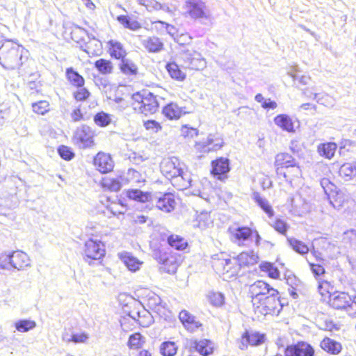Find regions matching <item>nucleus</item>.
Returning a JSON list of instances; mask_svg holds the SVG:
<instances>
[{"instance_id": "11", "label": "nucleus", "mask_w": 356, "mask_h": 356, "mask_svg": "<svg viewBox=\"0 0 356 356\" xmlns=\"http://www.w3.org/2000/svg\"><path fill=\"white\" fill-rule=\"evenodd\" d=\"M211 175L218 180L224 181L227 179L229 172L230 161L228 158L219 157L211 161Z\"/></svg>"}, {"instance_id": "2", "label": "nucleus", "mask_w": 356, "mask_h": 356, "mask_svg": "<svg viewBox=\"0 0 356 356\" xmlns=\"http://www.w3.org/2000/svg\"><path fill=\"white\" fill-rule=\"evenodd\" d=\"M131 99L135 102L134 109L145 115L155 113L159 108L157 96L145 90L134 93Z\"/></svg>"}, {"instance_id": "22", "label": "nucleus", "mask_w": 356, "mask_h": 356, "mask_svg": "<svg viewBox=\"0 0 356 356\" xmlns=\"http://www.w3.org/2000/svg\"><path fill=\"white\" fill-rule=\"evenodd\" d=\"M185 107H180L177 104L170 102L163 106L162 113L169 120H177L181 118L182 115L188 113V111L184 110Z\"/></svg>"}, {"instance_id": "36", "label": "nucleus", "mask_w": 356, "mask_h": 356, "mask_svg": "<svg viewBox=\"0 0 356 356\" xmlns=\"http://www.w3.org/2000/svg\"><path fill=\"white\" fill-rule=\"evenodd\" d=\"M165 68L172 79L179 81H183L186 79V74L181 70L179 66L175 62L168 63Z\"/></svg>"}, {"instance_id": "6", "label": "nucleus", "mask_w": 356, "mask_h": 356, "mask_svg": "<svg viewBox=\"0 0 356 356\" xmlns=\"http://www.w3.org/2000/svg\"><path fill=\"white\" fill-rule=\"evenodd\" d=\"M356 296H350L346 292H334L330 296L329 304L335 309H344L350 312V310L356 313Z\"/></svg>"}, {"instance_id": "12", "label": "nucleus", "mask_w": 356, "mask_h": 356, "mask_svg": "<svg viewBox=\"0 0 356 356\" xmlns=\"http://www.w3.org/2000/svg\"><path fill=\"white\" fill-rule=\"evenodd\" d=\"M224 145V141L222 136L218 133L209 134L206 140L196 143L195 147L204 152L211 151H218Z\"/></svg>"}, {"instance_id": "59", "label": "nucleus", "mask_w": 356, "mask_h": 356, "mask_svg": "<svg viewBox=\"0 0 356 356\" xmlns=\"http://www.w3.org/2000/svg\"><path fill=\"white\" fill-rule=\"evenodd\" d=\"M308 264L315 278L318 280H321L319 277L325 273L324 267L320 264H314L309 261Z\"/></svg>"}, {"instance_id": "63", "label": "nucleus", "mask_w": 356, "mask_h": 356, "mask_svg": "<svg viewBox=\"0 0 356 356\" xmlns=\"http://www.w3.org/2000/svg\"><path fill=\"white\" fill-rule=\"evenodd\" d=\"M0 269L9 270H13L10 254H2L0 256Z\"/></svg>"}, {"instance_id": "10", "label": "nucleus", "mask_w": 356, "mask_h": 356, "mask_svg": "<svg viewBox=\"0 0 356 356\" xmlns=\"http://www.w3.org/2000/svg\"><path fill=\"white\" fill-rule=\"evenodd\" d=\"M232 241L238 245H244L245 241H252L254 229L248 226L232 225L228 228Z\"/></svg>"}, {"instance_id": "37", "label": "nucleus", "mask_w": 356, "mask_h": 356, "mask_svg": "<svg viewBox=\"0 0 356 356\" xmlns=\"http://www.w3.org/2000/svg\"><path fill=\"white\" fill-rule=\"evenodd\" d=\"M122 177L110 178L105 177L102 180V186L104 189H107L111 192L119 191L122 186Z\"/></svg>"}, {"instance_id": "38", "label": "nucleus", "mask_w": 356, "mask_h": 356, "mask_svg": "<svg viewBox=\"0 0 356 356\" xmlns=\"http://www.w3.org/2000/svg\"><path fill=\"white\" fill-rule=\"evenodd\" d=\"M287 241L289 246L296 252L301 255L307 254L310 250V248H309L307 245L294 237H287Z\"/></svg>"}, {"instance_id": "28", "label": "nucleus", "mask_w": 356, "mask_h": 356, "mask_svg": "<svg viewBox=\"0 0 356 356\" xmlns=\"http://www.w3.org/2000/svg\"><path fill=\"white\" fill-rule=\"evenodd\" d=\"M252 199L269 218H271L274 216L275 212L272 206L270 204L268 200L262 197L259 192H253Z\"/></svg>"}, {"instance_id": "8", "label": "nucleus", "mask_w": 356, "mask_h": 356, "mask_svg": "<svg viewBox=\"0 0 356 356\" xmlns=\"http://www.w3.org/2000/svg\"><path fill=\"white\" fill-rule=\"evenodd\" d=\"M266 341V334L252 330H245L238 341V348L241 350L248 349V346H259Z\"/></svg>"}, {"instance_id": "21", "label": "nucleus", "mask_w": 356, "mask_h": 356, "mask_svg": "<svg viewBox=\"0 0 356 356\" xmlns=\"http://www.w3.org/2000/svg\"><path fill=\"white\" fill-rule=\"evenodd\" d=\"M193 349L202 356H208L213 353V348L211 341L209 339L191 340L190 350Z\"/></svg>"}, {"instance_id": "50", "label": "nucleus", "mask_w": 356, "mask_h": 356, "mask_svg": "<svg viewBox=\"0 0 356 356\" xmlns=\"http://www.w3.org/2000/svg\"><path fill=\"white\" fill-rule=\"evenodd\" d=\"M270 226L274 228L278 233L286 235L289 228V225L280 218H276L270 223Z\"/></svg>"}, {"instance_id": "41", "label": "nucleus", "mask_w": 356, "mask_h": 356, "mask_svg": "<svg viewBox=\"0 0 356 356\" xmlns=\"http://www.w3.org/2000/svg\"><path fill=\"white\" fill-rule=\"evenodd\" d=\"M95 67L102 74H109L113 72V65L109 60L99 58L94 63Z\"/></svg>"}, {"instance_id": "46", "label": "nucleus", "mask_w": 356, "mask_h": 356, "mask_svg": "<svg viewBox=\"0 0 356 356\" xmlns=\"http://www.w3.org/2000/svg\"><path fill=\"white\" fill-rule=\"evenodd\" d=\"M177 347L172 341H164L160 346V352L163 356H174L177 353Z\"/></svg>"}, {"instance_id": "51", "label": "nucleus", "mask_w": 356, "mask_h": 356, "mask_svg": "<svg viewBox=\"0 0 356 356\" xmlns=\"http://www.w3.org/2000/svg\"><path fill=\"white\" fill-rule=\"evenodd\" d=\"M209 302L214 307H221L225 302V296L220 292H210L208 295Z\"/></svg>"}, {"instance_id": "55", "label": "nucleus", "mask_w": 356, "mask_h": 356, "mask_svg": "<svg viewBox=\"0 0 356 356\" xmlns=\"http://www.w3.org/2000/svg\"><path fill=\"white\" fill-rule=\"evenodd\" d=\"M161 298L154 293H151L147 296V305L152 309H156L157 307L162 306Z\"/></svg>"}, {"instance_id": "44", "label": "nucleus", "mask_w": 356, "mask_h": 356, "mask_svg": "<svg viewBox=\"0 0 356 356\" xmlns=\"http://www.w3.org/2000/svg\"><path fill=\"white\" fill-rule=\"evenodd\" d=\"M35 327V321L31 319H19L15 323V329L20 332H27Z\"/></svg>"}, {"instance_id": "20", "label": "nucleus", "mask_w": 356, "mask_h": 356, "mask_svg": "<svg viewBox=\"0 0 356 356\" xmlns=\"http://www.w3.org/2000/svg\"><path fill=\"white\" fill-rule=\"evenodd\" d=\"M156 199V207L165 212L170 213L175 209V200L174 195L170 193L161 194L159 197H155Z\"/></svg>"}, {"instance_id": "1", "label": "nucleus", "mask_w": 356, "mask_h": 356, "mask_svg": "<svg viewBox=\"0 0 356 356\" xmlns=\"http://www.w3.org/2000/svg\"><path fill=\"white\" fill-rule=\"evenodd\" d=\"M26 50L12 40H6L0 46V64L6 70L19 69L24 63Z\"/></svg>"}, {"instance_id": "64", "label": "nucleus", "mask_w": 356, "mask_h": 356, "mask_svg": "<svg viewBox=\"0 0 356 356\" xmlns=\"http://www.w3.org/2000/svg\"><path fill=\"white\" fill-rule=\"evenodd\" d=\"M144 127L147 130H152L156 133L162 129L161 124L154 120L145 121Z\"/></svg>"}, {"instance_id": "29", "label": "nucleus", "mask_w": 356, "mask_h": 356, "mask_svg": "<svg viewBox=\"0 0 356 356\" xmlns=\"http://www.w3.org/2000/svg\"><path fill=\"white\" fill-rule=\"evenodd\" d=\"M321 348L331 355H339L342 350L341 343L329 337H325L320 343Z\"/></svg>"}, {"instance_id": "49", "label": "nucleus", "mask_w": 356, "mask_h": 356, "mask_svg": "<svg viewBox=\"0 0 356 356\" xmlns=\"http://www.w3.org/2000/svg\"><path fill=\"white\" fill-rule=\"evenodd\" d=\"M314 99L316 100L318 104L324 105L327 107L333 106L334 105V99L327 94H314Z\"/></svg>"}, {"instance_id": "40", "label": "nucleus", "mask_w": 356, "mask_h": 356, "mask_svg": "<svg viewBox=\"0 0 356 356\" xmlns=\"http://www.w3.org/2000/svg\"><path fill=\"white\" fill-rule=\"evenodd\" d=\"M87 35V31L77 25L74 26L71 31V38L76 43L79 44V47L83 44H86V38Z\"/></svg>"}, {"instance_id": "32", "label": "nucleus", "mask_w": 356, "mask_h": 356, "mask_svg": "<svg viewBox=\"0 0 356 356\" xmlns=\"http://www.w3.org/2000/svg\"><path fill=\"white\" fill-rule=\"evenodd\" d=\"M93 41H88L86 44H82L79 48L88 54L99 56L102 52V44L100 40L92 36Z\"/></svg>"}, {"instance_id": "23", "label": "nucleus", "mask_w": 356, "mask_h": 356, "mask_svg": "<svg viewBox=\"0 0 356 356\" xmlns=\"http://www.w3.org/2000/svg\"><path fill=\"white\" fill-rule=\"evenodd\" d=\"M273 121L282 131L288 133H295L294 122L289 115L279 114L274 118Z\"/></svg>"}, {"instance_id": "34", "label": "nucleus", "mask_w": 356, "mask_h": 356, "mask_svg": "<svg viewBox=\"0 0 356 356\" xmlns=\"http://www.w3.org/2000/svg\"><path fill=\"white\" fill-rule=\"evenodd\" d=\"M119 68L121 72L127 76H136L138 74V67L134 62L126 57L120 60Z\"/></svg>"}, {"instance_id": "19", "label": "nucleus", "mask_w": 356, "mask_h": 356, "mask_svg": "<svg viewBox=\"0 0 356 356\" xmlns=\"http://www.w3.org/2000/svg\"><path fill=\"white\" fill-rule=\"evenodd\" d=\"M271 289H275L263 280H257L250 285V291L254 300L259 301L271 293Z\"/></svg>"}, {"instance_id": "30", "label": "nucleus", "mask_w": 356, "mask_h": 356, "mask_svg": "<svg viewBox=\"0 0 356 356\" xmlns=\"http://www.w3.org/2000/svg\"><path fill=\"white\" fill-rule=\"evenodd\" d=\"M126 196L131 200L137 201L139 202H147L153 200V197L151 193L145 192L140 189H129L125 191Z\"/></svg>"}, {"instance_id": "61", "label": "nucleus", "mask_w": 356, "mask_h": 356, "mask_svg": "<svg viewBox=\"0 0 356 356\" xmlns=\"http://www.w3.org/2000/svg\"><path fill=\"white\" fill-rule=\"evenodd\" d=\"M321 187L323 188L325 193L330 196L331 193H334V189L336 188V186L334 184H332L329 179L323 178L320 181Z\"/></svg>"}, {"instance_id": "33", "label": "nucleus", "mask_w": 356, "mask_h": 356, "mask_svg": "<svg viewBox=\"0 0 356 356\" xmlns=\"http://www.w3.org/2000/svg\"><path fill=\"white\" fill-rule=\"evenodd\" d=\"M167 243L177 250H184L188 245L187 241L182 236L177 234L167 236Z\"/></svg>"}, {"instance_id": "56", "label": "nucleus", "mask_w": 356, "mask_h": 356, "mask_svg": "<svg viewBox=\"0 0 356 356\" xmlns=\"http://www.w3.org/2000/svg\"><path fill=\"white\" fill-rule=\"evenodd\" d=\"M49 104L47 101H39L32 104L33 111L40 115H44L49 111Z\"/></svg>"}, {"instance_id": "9", "label": "nucleus", "mask_w": 356, "mask_h": 356, "mask_svg": "<svg viewBox=\"0 0 356 356\" xmlns=\"http://www.w3.org/2000/svg\"><path fill=\"white\" fill-rule=\"evenodd\" d=\"M153 257L164 268L168 273H175L177 270L178 264L177 258L168 253L163 248H158L153 250Z\"/></svg>"}, {"instance_id": "58", "label": "nucleus", "mask_w": 356, "mask_h": 356, "mask_svg": "<svg viewBox=\"0 0 356 356\" xmlns=\"http://www.w3.org/2000/svg\"><path fill=\"white\" fill-rule=\"evenodd\" d=\"M193 38L188 33L177 34L174 40L180 47L189 45L192 42Z\"/></svg>"}, {"instance_id": "62", "label": "nucleus", "mask_w": 356, "mask_h": 356, "mask_svg": "<svg viewBox=\"0 0 356 356\" xmlns=\"http://www.w3.org/2000/svg\"><path fill=\"white\" fill-rule=\"evenodd\" d=\"M330 203L332 206L337 209H340L343 205V199L341 196H339V194H332L328 196Z\"/></svg>"}, {"instance_id": "53", "label": "nucleus", "mask_w": 356, "mask_h": 356, "mask_svg": "<svg viewBox=\"0 0 356 356\" xmlns=\"http://www.w3.org/2000/svg\"><path fill=\"white\" fill-rule=\"evenodd\" d=\"M132 303L134 305V308L131 310L126 311L127 312V315L134 319L135 321L138 318L139 315L142 313V309H145V307L140 304V302H137L135 300H132Z\"/></svg>"}, {"instance_id": "31", "label": "nucleus", "mask_w": 356, "mask_h": 356, "mask_svg": "<svg viewBox=\"0 0 356 356\" xmlns=\"http://www.w3.org/2000/svg\"><path fill=\"white\" fill-rule=\"evenodd\" d=\"M337 145L334 142H326L318 145L317 151L320 156L327 159H332L337 149Z\"/></svg>"}, {"instance_id": "26", "label": "nucleus", "mask_w": 356, "mask_h": 356, "mask_svg": "<svg viewBox=\"0 0 356 356\" xmlns=\"http://www.w3.org/2000/svg\"><path fill=\"white\" fill-rule=\"evenodd\" d=\"M141 44L149 53H159L164 49L163 42L156 36L148 37L143 40Z\"/></svg>"}, {"instance_id": "43", "label": "nucleus", "mask_w": 356, "mask_h": 356, "mask_svg": "<svg viewBox=\"0 0 356 356\" xmlns=\"http://www.w3.org/2000/svg\"><path fill=\"white\" fill-rule=\"evenodd\" d=\"M184 59L186 67L192 70H199L200 67L205 66L206 62L204 59L195 58L193 56H181Z\"/></svg>"}, {"instance_id": "48", "label": "nucleus", "mask_w": 356, "mask_h": 356, "mask_svg": "<svg viewBox=\"0 0 356 356\" xmlns=\"http://www.w3.org/2000/svg\"><path fill=\"white\" fill-rule=\"evenodd\" d=\"M94 122L99 127H106L111 122V115L104 111L99 112L95 115Z\"/></svg>"}, {"instance_id": "57", "label": "nucleus", "mask_w": 356, "mask_h": 356, "mask_svg": "<svg viewBox=\"0 0 356 356\" xmlns=\"http://www.w3.org/2000/svg\"><path fill=\"white\" fill-rule=\"evenodd\" d=\"M288 75L292 78L293 84H296V81H298L300 85L305 86L308 84L310 76L307 75H300L298 72H289Z\"/></svg>"}, {"instance_id": "13", "label": "nucleus", "mask_w": 356, "mask_h": 356, "mask_svg": "<svg viewBox=\"0 0 356 356\" xmlns=\"http://www.w3.org/2000/svg\"><path fill=\"white\" fill-rule=\"evenodd\" d=\"M313 346L306 341H298L287 346L284 349V356H314Z\"/></svg>"}, {"instance_id": "4", "label": "nucleus", "mask_w": 356, "mask_h": 356, "mask_svg": "<svg viewBox=\"0 0 356 356\" xmlns=\"http://www.w3.org/2000/svg\"><path fill=\"white\" fill-rule=\"evenodd\" d=\"M162 174L168 179L180 177L183 180H188L190 186H191L192 180L188 179L187 173L184 172L181 167L179 160L177 157L163 159L160 165Z\"/></svg>"}, {"instance_id": "5", "label": "nucleus", "mask_w": 356, "mask_h": 356, "mask_svg": "<svg viewBox=\"0 0 356 356\" xmlns=\"http://www.w3.org/2000/svg\"><path fill=\"white\" fill-rule=\"evenodd\" d=\"M83 260L92 265L95 261L102 259L106 253L105 245L101 241L90 238L84 245Z\"/></svg>"}, {"instance_id": "7", "label": "nucleus", "mask_w": 356, "mask_h": 356, "mask_svg": "<svg viewBox=\"0 0 356 356\" xmlns=\"http://www.w3.org/2000/svg\"><path fill=\"white\" fill-rule=\"evenodd\" d=\"M95 134L91 127L86 124L78 127L73 136V141L79 148L86 149L94 146Z\"/></svg>"}, {"instance_id": "54", "label": "nucleus", "mask_w": 356, "mask_h": 356, "mask_svg": "<svg viewBox=\"0 0 356 356\" xmlns=\"http://www.w3.org/2000/svg\"><path fill=\"white\" fill-rule=\"evenodd\" d=\"M94 82L100 90H102L106 92H107L108 90H111V85L106 77L95 76Z\"/></svg>"}, {"instance_id": "52", "label": "nucleus", "mask_w": 356, "mask_h": 356, "mask_svg": "<svg viewBox=\"0 0 356 356\" xmlns=\"http://www.w3.org/2000/svg\"><path fill=\"white\" fill-rule=\"evenodd\" d=\"M57 152L59 156L65 161H70L75 156L72 149L64 145H59Z\"/></svg>"}, {"instance_id": "45", "label": "nucleus", "mask_w": 356, "mask_h": 356, "mask_svg": "<svg viewBox=\"0 0 356 356\" xmlns=\"http://www.w3.org/2000/svg\"><path fill=\"white\" fill-rule=\"evenodd\" d=\"M145 337L139 332H135L129 336L128 346L131 349L141 348L145 343Z\"/></svg>"}, {"instance_id": "18", "label": "nucleus", "mask_w": 356, "mask_h": 356, "mask_svg": "<svg viewBox=\"0 0 356 356\" xmlns=\"http://www.w3.org/2000/svg\"><path fill=\"white\" fill-rule=\"evenodd\" d=\"M93 164L101 173L105 174L113 170L114 162L110 154L99 152L94 157Z\"/></svg>"}, {"instance_id": "25", "label": "nucleus", "mask_w": 356, "mask_h": 356, "mask_svg": "<svg viewBox=\"0 0 356 356\" xmlns=\"http://www.w3.org/2000/svg\"><path fill=\"white\" fill-rule=\"evenodd\" d=\"M110 56L117 60H122L126 57L127 53L122 44L117 40H110L107 42Z\"/></svg>"}, {"instance_id": "60", "label": "nucleus", "mask_w": 356, "mask_h": 356, "mask_svg": "<svg viewBox=\"0 0 356 356\" xmlns=\"http://www.w3.org/2000/svg\"><path fill=\"white\" fill-rule=\"evenodd\" d=\"M76 92L73 93V97L76 101L83 102L86 100L90 95V92L86 88L82 86L79 88Z\"/></svg>"}, {"instance_id": "42", "label": "nucleus", "mask_w": 356, "mask_h": 356, "mask_svg": "<svg viewBox=\"0 0 356 356\" xmlns=\"http://www.w3.org/2000/svg\"><path fill=\"white\" fill-rule=\"evenodd\" d=\"M339 174L341 177L346 178V180H350L356 175V161L353 163H343L339 169Z\"/></svg>"}, {"instance_id": "24", "label": "nucleus", "mask_w": 356, "mask_h": 356, "mask_svg": "<svg viewBox=\"0 0 356 356\" xmlns=\"http://www.w3.org/2000/svg\"><path fill=\"white\" fill-rule=\"evenodd\" d=\"M11 266L13 269L17 270L23 269L29 265V259L28 255L22 251H15L10 254Z\"/></svg>"}, {"instance_id": "17", "label": "nucleus", "mask_w": 356, "mask_h": 356, "mask_svg": "<svg viewBox=\"0 0 356 356\" xmlns=\"http://www.w3.org/2000/svg\"><path fill=\"white\" fill-rule=\"evenodd\" d=\"M186 8L192 19H207V6L202 0H188L186 1Z\"/></svg>"}, {"instance_id": "15", "label": "nucleus", "mask_w": 356, "mask_h": 356, "mask_svg": "<svg viewBox=\"0 0 356 356\" xmlns=\"http://www.w3.org/2000/svg\"><path fill=\"white\" fill-rule=\"evenodd\" d=\"M259 261V257L254 251L242 252L236 257H234L235 266L233 267V274H237L243 267L253 266Z\"/></svg>"}, {"instance_id": "35", "label": "nucleus", "mask_w": 356, "mask_h": 356, "mask_svg": "<svg viewBox=\"0 0 356 356\" xmlns=\"http://www.w3.org/2000/svg\"><path fill=\"white\" fill-rule=\"evenodd\" d=\"M65 74L67 79L72 86L76 88L84 86V78L73 67L67 68Z\"/></svg>"}, {"instance_id": "47", "label": "nucleus", "mask_w": 356, "mask_h": 356, "mask_svg": "<svg viewBox=\"0 0 356 356\" xmlns=\"http://www.w3.org/2000/svg\"><path fill=\"white\" fill-rule=\"evenodd\" d=\"M136 322L141 327H147L154 323V318L149 311L145 309H143L142 313L139 315Z\"/></svg>"}, {"instance_id": "16", "label": "nucleus", "mask_w": 356, "mask_h": 356, "mask_svg": "<svg viewBox=\"0 0 356 356\" xmlns=\"http://www.w3.org/2000/svg\"><path fill=\"white\" fill-rule=\"evenodd\" d=\"M275 165H280L286 169L291 168L293 177H298L301 175V170L296 159L289 153H279L275 156Z\"/></svg>"}, {"instance_id": "27", "label": "nucleus", "mask_w": 356, "mask_h": 356, "mask_svg": "<svg viewBox=\"0 0 356 356\" xmlns=\"http://www.w3.org/2000/svg\"><path fill=\"white\" fill-rule=\"evenodd\" d=\"M120 258L127 268L131 272L138 270L143 264L138 259L127 252L120 253Z\"/></svg>"}, {"instance_id": "3", "label": "nucleus", "mask_w": 356, "mask_h": 356, "mask_svg": "<svg viewBox=\"0 0 356 356\" xmlns=\"http://www.w3.org/2000/svg\"><path fill=\"white\" fill-rule=\"evenodd\" d=\"M279 292L277 289H271V293L266 298L260 299L257 307L259 312L266 316L268 314L278 315L282 310L284 304L280 300Z\"/></svg>"}, {"instance_id": "39", "label": "nucleus", "mask_w": 356, "mask_h": 356, "mask_svg": "<svg viewBox=\"0 0 356 356\" xmlns=\"http://www.w3.org/2000/svg\"><path fill=\"white\" fill-rule=\"evenodd\" d=\"M117 20L124 28L131 31H138L142 27L140 22L129 15H119Z\"/></svg>"}, {"instance_id": "14", "label": "nucleus", "mask_w": 356, "mask_h": 356, "mask_svg": "<svg viewBox=\"0 0 356 356\" xmlns=\"http://www.w3.org/2000/svg\"><path fill=\"white\" fill-rule=\"evenodd\" d=\"M179 319L184 327L190 333L203 330V324L197 320L196 316L187 310L183 309L179 312Z\"/></svg>"}]
</instances>
